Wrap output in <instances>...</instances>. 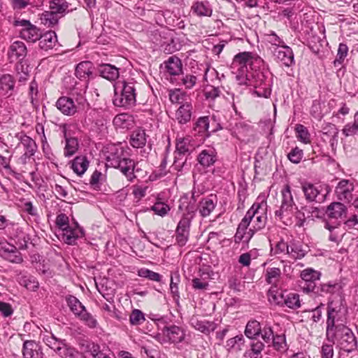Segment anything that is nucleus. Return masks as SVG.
Instances as JSON below:
<instances>
[{
    "mask_svg": "<svg viewBox=\"0 0 358 358\" xmlns=\"http://www.w3.org/2000/svg\"><path fill=\"white\" fill-rule=\"evenodd\" d=\"M264 64V60L259 56L254 55L249 52H243L236 55L232 62L231 68L236 69V80L238 84H247L249 80L250 71L256 67H260Z\"/></svg>",
    "mask_w": 358,
    "mask_h": 358,
    "instance_id": "nucleus-1",
    "label": "nucleus"
},
{
    "mask_svg": "<svg viewBox=\"0 0 358 358\" xmlns=\"http://www.w3.org/2000/svg\"><path fill=\"white\" fill-rule=\"evenodd\" d=\"M136 84L130 81H118L114 85L113 104L117 107L129 109L136 102Z\"/></svg>",
    "mask_w": 358,
    "mask_h": 358,
    "instance_id": "nucleus-2",
    "label": "nucleus"
},
{
    "mask_svg": "<svg viewBox=\"0 0 358 358\" xmlns=\"http://www.w3.org/2000/svg\"><path fill=\"white\" fill-rule=\"evenodd\" d=\"M326 337L328 341L345 352H351L357 348V341L353 331L344 324H340L338 329L327 333Z\"/></svg>",
    "mask_w": 358,
    "mask_h": 358,
    "instance_id": "nucleus-3",
    "label": "nucleus"
},
{
    "mask_svg": "<svg viewBox=\"0 0 358 358\" xmlns=\"http://www.w3.org/2000/svg\"><path fill=\"white\" fill-rule=\"evenodd\" d=\"M106 161L108 166L120 169L128 180L132 181L135 178L134 174V162L127 157L122 148L115 147L111 149Z\"/></svg>",
    "mask_w": 358,
    "mask_h": 358,
    "instance_id": "nucleus-4",
    "label": "nucleus"
},
{
    "mask_svg": "<svg viewBox=\"0 0 358 358\" xmlns=\"http://www.w3.org/2000/svg\"><path fill=\"white\" fill-rule=\"evenodd\" d=\"M271 74L269 71L255 69L250 71L249 80L245 85L254 86V94L257 96L268 98L271 92Z\"/></svg>",
    "mask_w": 358,
    "mask_h": 358,
    "instance_id": "nucleus-5",
    "label": "nucleus"
},
{
    "mask_svg": "<svg viewBox=\"0 0 358 358\" xmlns=\"http://www.w3.org/2000/svg\"><path fill=\"white\" fill-rule=\"evenodd\" d=\"M245 218L251 224L249 228L250 234L264 229L267 222V214L266 204L263 203H255L247 211Z\"/></svg>",
    "mask_w": 358,
    "mask_h": 358,
    "instance_id": "nucleus-6",
    "label": "nucleus"
},
{
    "mask_svg": "<svg viewBox=\"0 0 358 358\" xmlns=\"http://www.w3.org/2000/svg\"><path fill=\"white\" fill-rule=\"evenodd\" d=\"M66 301L75 316L84 322L87 327L94 329L97 326L98 322L96 320L92 314L87 311L85 307L76 296L72 295L67 296Z\"/></svg>",
    "mask_w": 358,
    "mask_h": 358,
    "instance_id": "nucleus-7",
    "label": "nucleus"
},
{
    "mask_svg": "<svg viewBox=\"0 0 358 358\" xmlns=\"http://www.w3.org/2000/svg\"><path fill=\"white\" fill-rule=\"evenodd\" d=\"M221 129L220 124L215 123L213 117L202 116L199 117L194 123L192 134L194 136L208 137L210 133L215 132Z\"/></svg>",
    "mask_w": 358,
    "mask_h": 358,
    "instance_id": "nucleus-8",
    "label": "nucleus"
},
{
    "mask_svg": "<svg viewBox=\"0 0 358 358\" xmlns=\"http://www.w3.org/2000/svg\"><path fill=\"white\" fill-rule=\"evenodd\" d=\"M343 309L341 301H333L328 303L326 334L338 328Z\"/></svg>",
    "mask_w": 358,
    "mask_h": 358,
    "instance_id": "nucleus-9",
    "label": "nucleus"
},
{
    "mask_svg": "<svg viewBox=\"0 0 358 358\" xmlns=\"http://www.w3.org/2000/svg\"><path fill=\"white\" fill-rule=\"evenodd\" d=\"M14 25L21 27L20 36L27 41L34 43L41 36L40 29L31 24L29 20H16L14 21Z\"/></svg>",
    "mask_w": 358,
    "mask_h": 358,
    "instance_id": "nucleus-10",
    "label": "nucleus"
},
{
    "mask_svg": "<svg viewBox=\"0 0 358 358\" xmlns=\"http://www.w3.org/2000/svg\"><path fill=\"white\" fill-rule=\"evenodd\" d=\"M282 202L280 208L275 212V215L280 220L289 216V212L292 210L294 206L291 188L286 185L281 191Z\"/></svg>",
    "mask_w": 358,
    "mask_h": 358,
    "instance_id": "nucleus-11",
    "label": "nucleus"
},
{
    "mask_svg": "<svg viewBox=\"0 0 358 358\" xmlns=\"http://www.w3.org/2000/svg\"><path fill=\"white\" fill-rule=\"evenodd\" d=\"M191 217H182L176 229V239L180 246H184L189 238Z\"/></svg>",
    "mask_w": 358,
    "mask_h": 358,
    "instance_id": "nucleus-12",
    "label": "nucleus"
},
{
    "mask_svg": "<svg viewBox=\"0 0 358 358\" xmlns=\"http://www.w3.org/2000/svg\"><path fill=\"white\" fill-rule=\"evenodd\" d=\"M301 277L304 281V285L301 286L303 290L307 293L312 292L316 289L315 281L320 279V273L308 268L301 271Z\"/></svg>",
    "mask_w": 358,
    "mask_h": 358,
    "instance_id": "nucleus-13",
    "label": "nucleus"
},
{
    "mask_svg": "<svg viewBox=\"0 0 358 358\" xmlns=\"http://www.w3.org/2000/svg\"><path fill=\"white\" fill-rule=\"evenodd\" d=\"M84 236V231L77 222L71 224L68 228L62 231V238L69 245H75L78 238Z\"/></svg>",
    "mask_w": 358,
    "mask_h": 358,
    "instance_id": "nucleus-14",
    "label": "nucleus"
},
{
    "mask_svg": "<svg viewBox=\"0 0 358 358\" xmlns=\"http://www.w3.org/2000/svg\"><path fill=\"white\" fill-rule=\"evenodd\" d=\"M275 59L285 66L289 67L294 63V53L291 48L285 45L280 48H274L272 51Z\"/></svg>",
    "mask_w": 358,
    "mask_h": 358,
    "instance_id": "nucleus-15",
    "label": "nucleus"
},
{
    "mask_svg": "<svg viewBox=\"0 0 358 358\" xmlns=\"http://www.w3.org/2000/svg\"><path fill=\"white\" fill-rule=\"evenodd\" d=\"M354 185L348 180H341L336 187L335 192L341 201L350 202L352 199Z\"/></svg>",
    "mask_w": 358,
    "mask_h": 358,
    "instance_id": "nucleus-16",
    "label": "nucleus"
},
{
    "mask_svg": "<svg viewBox=\"0 0 358 358\" xmlns=\"http://www.w3.org/2000/svg\"><path fill=\"white\" fill-rule=\"evenodd\" d=\"M16 138L20 141L17 148L24 150L23 156L24 158H29L33 156L37 148L35 141L23 133L17 134Z\"/></svg>",
    "mask_w": 358,
    "mask_h": 358,
    "instance_id": "nucleus-17",
    "label": "nucleus"
},
{
    "mask_svg": "<svg viewBox=\"0 0 358 358\" xmlns=\"http://www.w3.org/2000/svg\"><path fill=\"white\" fill-rule=\"evenodd\" d=\"M178 208L183 212L182 217H191L192 221L196 211L197 206L194 199L189 198V194H185L179 200Z\"/></svg>",
    "mask_w": 358,
    "mask_h": 358,
    "instance_id": "nucleus-18",
    "label": "nucleus"
},
{
    "mask_svg": "<svg viewBox=\"0 0 358 358\" xmlns=\"http://www.w3.org/2000/svg\"><path fill=\"white\" fill-rule=\"evenodd\" d=\"M80 103L76 105L72 99L62 96L57 101L56 106L64 115L71 116L78 111Z\"/></svg>",
    "mask_w": 358,
    "mask_h": 358,
    "instance_id": "nucleus-19",
    "label": "nucleus"
},
{
    "mask_svg": "<svg viewBox=\"0 0 358 358\" xmlns=\"http://www.w3.org/2000/svg\"><path fill=\"white\" fill-rule=\"evenodd\" d=\"M322 139L328 141L333 150H336L338 144V130L336 125L331 123L326 124L322 129Z\"/></svg>",
    "mask_w": 358,
    "mask_h": 358,
    "instance_id": "nucleus-20",
    "label": "nucleus"
},
{
    "mask_svg": "<svg viewBox=\"0 0 358 358\" xmlns=\"http://www.w3.org/2000/svg\"><path fill=\"white\" fill-rule=\"evenodd\" d=\"M197 161L203 167L213 166L217 161V152L213 147L207 146L197 157Z\"/></svg>",
    "mask_w": 358,
    "mask_h": 358,
    "instance_id": "nucleus-21",
    "label": "nucleus"
},
{
    "mask_svg": "<svg viewBox=\"0 0 358 358\" xmlns=\"http://www.w3.org/2000/svg\"><path fill=\"white\" fill-rule=\"evenodd\" d=\"M302 191L304 193L306 199L310 202L322 203L324 200V195L321 194L319 188L311 183H303L302 185Z\"/></svg>",
    "mask_w": 358,
    "mask_h": 358,
    "instance_id": "nucleus-22",
    "label": "nucleus"
},
{
    "mask_svg": "<svg viewBox=\"0 0 358 358\" xmlns=\"http://www.w3.org/2000/svg\"><path fill=\"white\" fill-rule=\"evenodd\" d=\"M15 81L10 74H4L0 77V97L8 98L12 96Z\"/></svg>",
    "mask_w": 358,
    "mask_h": 358,
    "instance_id": "nucleus-23",
    "label": "nucleus"
},
{
    "mask_svg": "<svg viewBox=\"0 0 358 358\" xmlns=\"http://www.w3.org/2000/svg\"><path fill=\"white\" fill-rule=\"evenodd\" d=\"M250 223L244 216L241 222L238 225L236 232L234 236V241L240 243L242 241L248 242L255 234L249 233Z\"/></svg>",
    "mask_w": 358,
    "mask_h": 358,
    "instance_id": "nucleus-24",
    "label": "nucleus"
},
{
    "mask_svg": "<svg viewBox=\"0 0 358 358\" xmlns=\"http://www.w3.org/2000/svg\"><path fill=\"white\" fill-rule=\"evenodd\" d=\"M193 106L191 102L184 103L180 105L175 113L176 120L180 124H184L190 121L192 115Z\"/></svg>",
    "mask_w": 358,
    "mask_h": 358,
    "instance_id": "nucleus-25",
    "label": "nucleus"
},
{
    "mask_svg": "<svg viewBox=\"0 0 358 358\" xmlns=\"http://www.w3.org/2000/svg\"><path fill=\"white\" fill-rule=\"evenodd\" d=\"M22 355L24 358H43L41 347L33 341H26L23 343Z\"/></svg>",
    "mask_w": 358,
    "mask_h": 358,
    "instance_id": "nucleus-26",
    "label": "nucleus"
},
{
    "mask_svg": "<svg viewBox=\"0 0 358 358\" xmlns=\"http://www.w3.org/2000/svg\"><path fill=\"white\" fill-rule=\"evenodd\" d=\"M162 331L164 335L168 338V341L171 343H180L185 336L183 329L176 325L165 327Z\"/></svg>",
    "mask_w": 358,
    "mask_h": 358,
    "instance_id": "nucleus-27",
    "label": "nucleus"
},
{
    "mask_svg": "<svg viewBox=\"0 0 358 358\" xmlns=\"http://www.w3.org/2000/svg\"><path fill=\"white\" fill-rule=\"evenodd\" d=\"M191 10L198 17H210L213 14V8L208 1H197L194 2Z\"/></svg>",
    "mask_w": 358,
    "mask_h": 358,
    "instance_id": "nucleus-28",
    "label": "nucleus"
},
{
    "mask_svg": "<svg viewBox=\"0 0 358 358\" xmlns=\"http://www.w3.org/2000/svg\"><path fill=\"white\" fill-rule=\"evenodd\" d=\"M216 203V197L213 195L200 201L197 208L201 216L203 217L208 216L215 209Z\"/></svg>",
    "mask_w": 358,
    "mask_h": 358,
    "instance_id": "nucleus-29",
    "label": "nucleus"
},
{
    "mask_svg": "<svg viewBox=\"0 0 358 358\" xmlns=\"http://www.w3.org/2000/svg\"><path fill=\"white\" fill-rule=\"evenodd\" d=\"M190 324L196 330L205 334H209L216 328V324L213 322L207 320H199L197 317H193L190 320Z\"/></svg>",
    "mask_w": 358,
    "mask_h": 358,
    "instance_id": "nucleus-30",
    "label": "nucleus"
},
{
    "mask_svg": "<svg viewBox=\"0 0 358 358\" xmlns=\"http://www.w3.org/2000/svg\"><path fill=\"white\" fill-rule=\"evenodd\" d=\"M39 47L45 51L52 49L57 41V35L55 31H47L38 38Z\"/></svg>",
    "mask_w": 358,
    "mask_h": 358,
    "instance_id": "nucleus-31",
    "label": "nucleus"
},
{
    "mask_svg": "<svg viewBox=\"0 0 358 358\" xmlns=\"http://www.w3.org/2000/svg\"><path fill=\"white\" fill-rule=\"evenodd\" d=\"M327 213L329 217L338 220L346 215L347 208L341 202H333L327 207Z\"/></svg>",
    "mask_w": 358,
    "mask_h": 358,
    "instance_id": "nucleus-32",
    "label": "nucleus"
},
{
    "mask_svg": "<svg viewBox=\"0 0 358 358\" xmlns=\"http://www.w3.org/2000/svg\"><path fill=\"white\" fill-rule=\"evenodd\" d=\"M99 72L103 78L108 80H115L119 77V69L109 64H102L99 67Z\"/></svg>",
    "mask_w": 358,
    "mask_h": 358,
    "instance_id": "nucleus-33",
    "label": "nucleus"
},
{
    "mask_svg": "<svg viewBox=\"0 0 358 358\" xmlns=\"http://www.w3.org/2000/svg\"><path fill=\"white\" fill-rule=\"evenodd\" d=\"M93 64L91 62L84 61L79 63L76 68V76L79 79H85L92 74Z\"/></svg>",
    "mask_w": 358,
    "mask_h": 358,
    "instance_id": "nucleus-34",
    "label": "nucleus"
},
{
    "mask_svg": "<svg viewBox=\"0 0 358 358\" xmlns=\"http://www.w3.org/2000/svg\"><path fill=\"white\" fill-rule=\"evenodd\" d=\"M165 64L166 70L170 75L177 76L182 72V63L178 57H170Z\"/></svg>",
    "mask_w": 358,
    "mask_h": 358,
    "instance_id": "nucleus-35",
    "label": "nucleus"
},
{
    "mask_svg": "<svg viewBox=\"0 0 358 358\" xmlns=\"http://www.w3.org/2000/svg\"><path fill=\"white\" fill-rule=\"evenodd\" d=\"M169 100L172 103L182 105L184 103H189V97L186 92L180 89L170 90L169 93Z\"/></svg>",
    "mask_w": 358,
    "mask_h": 358,
    "instance_id": "nucleus-36",
    "label": "nucleus"
},
{
    "mask_svg": "<svg viewBox=\"0 0 358 358\" xmlns=\"http://www.w3.org/2000/svg\"><path fill=\"white\" fill-rule=\"evenodd\" d=\"M130 143L134 148L143 147L146 143V135L144 130L136 129L132 132L130 136Z\"/></svg>",
    "mask_w": 358,
    "mask_h": 358,
    "instance_id": "nucleus-37",
    "label": "nucleus"
},
{
    "mask_svg": "<svg viewBox=\"0 0 358 358\" xmlns=\"http://www.w3.org/2000/svg\"><path fill=\"white\" fill-rule=\"evenodd\" d=\"M89 162L85 157H76L72 163L71 168L78 176L83 175L87 169Z\"/></svg>",
    "mask_w": 358,
    "mask_h": 358,
    "instance_id": "nucleus-38",
    "label": "nucleus"
},
{
    "mask_svg": "<svg viewBox=\"0 0 358 358\" xmlns=\"http://www.w3.org/2000/svg\"><path fill=\"white\" fill-rule=\"evenodd\" d=\"M69 3L65 0H52L50 1V10L58 15L69 12Z\"/></svg>",
    "mask_w": 358,
    "mask_h": 358,
    "instance_id": "nucleus-39",
    "label": "nucleus"
},
{
    "mask_svg": "<svg viewBox=\"0 0 358 358\" xmlns=\"http://www.w3.org/2000/svg\"><path fill=\"white\" fill-rule=\"evenodd\" d=\"M66 145L64 148V155L71 157L74 155L78 148V140L76 138L68 137L66 131H64Z\"/></svg>",
    "mask_w": 358,
    "mask_h": 358,
    "instance_id": "nucleus-40",
    "label": "nucleus"
},
{
    "mask_svg": "<svg viewBox=\"0 0 358 358\" xmlns=\"http://www.w3.org/2000/svg\"><path fill=\"white\" fill-rule=\"evenodd\" d=\"M261 333L260 323L256 320L249 321L245 327V334L251 339L255 338Z\"/></svg>",
    "mask_w": 358,
    "mask_h": 358,
    "instance_id": "nucleus-41",
    "label": "nucleus"
},
{
    "mask_svg": "<svg viewBox=\"0 0 358 358\" xmlns=\"http://www.w3.org/2000/svg\"><path fill=\"white\" fill-rule=\"evenodd\" d=\"M306 254V250L302 248V245L295 243H291L289 245V250L287 255L293 260L300 259L303 258Z\"/></svg>",
    "mask_w": 358,
    "mask_h": 358,
    "instance_id": "nucleus-42",
    "label": "nucleus"
},
{
    "mask_svg": "<svg viewBox=\"0 0 358 358\" xmlns=\"http://www.w3.org/2000/svg\"><path fill=\"white\" fill-rule=\"evenodd\" d=\"M281 271L279 268L271 267L268 268L266 271V281L271 285H274L276 287L277 283L279 282L281 277Z\"/></svg>",
    "mask_w": 358,
    "mask_h": 358,
    "instance_id": "nucleus-43",
    "label": "nucleus"
},
{
    "mask_svg": "<svg viewBox=\"0 0 358 358\" xmlns=\"http://www.w3.org/2000/svg\"><path fill=\"white\" fill-rule=\"evenodd\" d=\"M11 56H15L17 59L23 58L27 53V48L22 41H15L10 47Z\"/></svg>",
    "mask_w": 358,
    "mask_h": 358,
    "instance_id": "nucleus-44",
    "label": "nucleus"
},
{
    "mask_svg": "<svg viewBox=\"0 0 358 358\" xmlns=\"http://www.w3.org/2000/svg\"><path fill=\"white\" fill-rule=\"evenodd\" d=\"M59 15L55 13H53L51 10L49 11H45L41 16V22L48 27H53L58 23Z\"/></svg>",
    "mask_w": 358,
    "mask_h": 358,
    "instance_id": "nucleus-45",
    "label": "nucleus"
},
{
    "mask_svg": "<svg viewBox=\"0 0 358 358\" xmlns=\"http://www.w3.org/2000/svg\"><path fill=\"white\" fill-rule=\"evenodd\" d=\"M283 306L289 308L296 309L301 306L299 295L296 293H289L285 295Z\"/></svg>",
    "mask_w": 358,
    "mask_h": 358,
    "instance_id": "nucleus-46",
    "label": "nucleus"
},
{
    "mask_svg": "<svg viewBox=\"0 0 358 358\" xmlns=\"http://www.w3.org/2000/svg\"><path fill=\"white\" fill-rule=\"evenodd\" d=\"M191 146L189 145V141L186 138H181L178 140L176 143V155H183L187 157L190 155Z\"/></svg>",
    "mask_w": 358,
    "mask_h": 358,
    "instance_id": "nucleus-47",
    "label": "nucleus"
},
{
    "mask_svg": "<svg viewBox=\"0 0 358 358\" xmlns=\"http://www.w3.org/2000/svg\"><path fill=\"white\" fill-rule=\"evenodd\" d=\"M285 294L271 288L268 292V299L269 302L274 305L283 306V300Z\"/></svg>",
    "mask_w": 358,
    "mask_h": 358,
    "instance_id": "nucleus-48",
    "label": "nucleus"
},
{
    "mask_svg": "<svg viewBox=\"0 0 358 358\" xmlns=\"http://www.w3.org/2000/svg\"><path fill=\"white\" fill-rule=\"evenodd\" d=\"M56 352L62 358H73L75 356L76 350L67 345L65 340L57 348Z\"/></svg>",
    "mask_w": 358,
    "mask_h": 358,
    "instance_id": "nucleus-49",
    "label": "nucleus"
},
{
    "mask_svg": "<svg viewBox=\"0 0 358 358\" xmlns=\"http://www.w3.org/2000/svg\"><path fill=\"white\" fill-rule=\"evenodd\" d=\"M295 130L299 141L306 144L310 143V135L306 127L302 124H296Z\"/></svg>",
    "mask_w": 358,
    "mask_h": 358,
    "instance_id": "nucleus-50",
    "label": "nucleus"
},
{
    "mask_svg": "<svg viewBox=\"0 0 358 358\" xmlns=\"http://www.w3.org/2000/svg\"><path fill=\"white\" fill-rule=\"evenodd\" d=\"M343 133L346 136L358 133V111L354 115V122L347 124L343 129Z\"/></svg>",
    "mask_w": 358,
    "mask_h": 358,
    "instance_id": "nucleus-51",
    "label": "nucleus"
},
{
    "mask_svg": "<svg viewBox=\"0 0 358 358\" xmlns=\"http://www.w3.org/2000/svg\"><path fill=\"white\" fill-rule=\"evenodd\" d=\"M43 341L50 348L56 352L64 340L57 338L53 334H50V335H45L43 338Z\"/></svg>",
    "mask_w": 358,
    "mask_h": 358,
    "instance_id": "nucleus-52",
    "label": "nucleus"
},
{
    "mask_svg": "<svg viewBox=\"0 0 358 358\" xmlns=\"http://www.w3.org/2000/svg\"><path fill=\"white\" fill-rule=\"evenodd\" d=\"M138 275L155 282H160L162 279V275L159 273L144 268L138 270Z\"/></svg>",
    "mask_w": 358,
    "mask_h": 358,
    "instance_id": "nucleus-53",
    "label": "nucleus"
},
{
    "mask_svg": "<svg viewBox=\"0 0 358 358\" xmlns=\"http://www.w3.org/2000/svg\"><path fill=\"white\" fill-rule=\"evenodd\" d=\"M145 320L143 313L138 310L134 309L132 310L130 317L129 321L132 325H138L143 323Z\"/></svg>",
    "mask_w": 358,
    "mask_h": 358,
    "instance_id": "nucleus-54",
    "label": "nucleus"
},
{
    "mask_svg": "<svg viewBox=\"0 0 358 358\" xmlns=\"http://www.w3.org/2000/svg\"><path fill=\"white\" fill-rule=\"evenodd\" d=\"M348 48L346 44L344 43H340L338 48L337 52V58L334 60V64L335 66H337V64L341 65L344 59L348 55Z\"/></svg>",
    "mask_w": 358,
    "mask_h": 358,
    "instance_id": "nucleus-55",
    "label": "nucleus"
},
{
    "mask_svg": "<svg viewBox=\"0 0 358 358\" xmlns=\"http://www.w3.org/2000/svg\"><path fill=\"white\" fill-rule=\"evenodd\" d=\"M180 282V275L178 272L173 273L171 276L170 289L173 296L179 298L178 283Z\"/></svg>",
    "mask_w": 358,
    "mask_h": 358,
    "instance_id": "nucleus-56",
    "label": "nucleus"
},
{
    "mask_svg": "<svg viewBox=\"0 0 358 358\" xmlns=\"http://www.w3.org/2000/svg\"><path fill=\"white\" fill-rule=\"evenodd\" d=\"M151 210L159 216L166 215L170 210L169 206L163 202H157L152 207Z\"/></svg>",
    "mask_w": 358,
    "mask_h": 358,
    "instance_id": "nucleus-57",
    "label": "nucleus"
},
{
    "mask_svg": "<svg viewBox=\"0 0 358 358\" xmlns=\"http://www.w3.org/2000/svg\"><path fill=\"white\" fill-rule=\"evenodd\" d=\"M272 343L275 349L279 351H284L286 349V340L284 335L274 336L272 339Z\"/></svg>",
    "mask_w": 358,
    "mask_h": 358,
    "instance_id": "nucleus-58",
    "label": "nucleus"
},
{
    "mask_svg": "<svg viewBox=\"0 0 358 358\" xmlns=\"http://www.w3.org/2000/svg\"><path fill=\"white\" fill-rule=\"evenodd\" d=\"M338 287V284L326 283L321 284L320 286L316 285V289L313 291L315 294L321 293H333L335 292L336 288Z\"/></svg>",
    "mask_w": 358,
    "mask_h": 358,
    "instance_id": "nucleus-59",
    "label": "nucleus"
},
{
    "mask_svg": "<svg viewBox=\"0 0 358 358\" xmlns=\"http://www.w3.org/2000/svg\"><path fill=\"white\" fill-rule=\"evenodd\" d=\"M303 155V150L296 147L291 150L287 157L292 163L299 164L302 159Z\"/></svg>",
    "mask_w": 358,
    "mask_h": 358,
    "instance_id": "nucleus-60",
    "label": "nucleus"
},
{
    "mask_svg": "<svg viewBox=\"0 0 358 358\" xmlns=\"http://www.w3.org/2000/svg\"><path fill=\"white\" fill-rule=\"evenodd\" d=\"M289 245L282 240L278 241L275 244V247L271 248V252L273 253V255H287Z\"/></svg>",
    "mask_w": 358,
    "mask_h": 358,
    "instance_id": "nucleus-61",
    "label": "nucleus"
},
{
    "mask_svg": "<svg viewBox=\"0 0 358 358\" xmlns=\"http://www.w3.org/2000/svg\"><path fill=\"white\" fill-rule=\"evenodd\" d=\"M187 157L183 155L175 154L173 168L178 171H182L183 168L186 166Z\"/></svg>",
    "mask_w": 358,
    "mask_h": 358,
    "instance_id": "nucleus-62",
    "label": "nucleus"
},
{
    "mask_svg": "<svg viewBox=\"0 0 358 358\" xmlns=\"http://www.w3.org/2000/svg\"><path fill=\"white\" fill-rule=\"evenodd\" d=\"M267 41L271 45L276 46L275 48H280L285 45V42L281 39L274 31H270V34H266Z\"/></svg>",
    "mask_w": 358,
    "mask_h": 358,
    "instance_id": "nucleus-63",
    "label": "nucleus"
},
{
    "mask_svg": "<svg viewBox=\"0 0 358 358\" xmlns=\"http://www.w3.org/2000/svg\"><path fill=\"white\" fill-rule=\"evenodd\" d=\"M17 249V248L7 242L0 243V256L4 258L6 256L9 255L10 252Z\"/></svg>",
    "mask_w": 358,
    "mask_h": 358,
    "instance_id": "nucleus-64",
    "label": "nucleus"
}]
</instances>
